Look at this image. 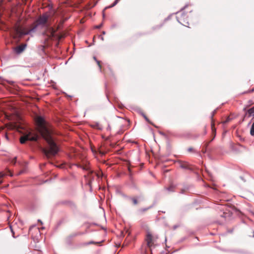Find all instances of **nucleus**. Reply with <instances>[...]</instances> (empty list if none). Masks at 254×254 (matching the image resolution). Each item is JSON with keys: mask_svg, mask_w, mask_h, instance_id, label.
Segmentation results:
<instances>
[{"mask_svg": "<svg viewBox=\"0 0 254 254\" xmlns=\"http://www.w3.org/2000/svg\"><path fill=\"white\" fill-rule=\"evenodd\" d=\"M35 120L39 132L47 143V146L46 147L41 148L42 152L48 158L55 156L59 152V149L52 137L51 131L49 127L48 124L41 116H37Z\"/></svg>", "mask_w": 254, "mask_h": 254, "instance_id": "1", "label": "nucleus"}, {"mask_svg": "<svg viewBox=\"0 0 254 254\" xmlns=\"http://www.w3.org/2000/svg\"><path fill=\"white\" fill-rule=\"evenodd\" d=\"M23 173V171H20L18 174H17V175H20L21 174H22V173Z\"/></svg>", "mask_w": 254, "mask_h": 254, "instance_id": "25", "label": "nucleus"}, {"mask_svg": "<svg viewBox=\"0 0 254 254\" xmlns=\"http://www.w3.org/2000/svg\"><path fill=\"white\" fill-rule=\"evenodd\" d=\"M10 229H11V231L12 232V236L13 237H15L14 236V232H13V230L12 229L11 227H10Z\"/></svg>", "mask_w": 254, "mask_h": 254, "instance_id": "24", "label": "nucleus"}, {"mask_svg": "<svg viewBox=\"0 0 254 254\" xmlns=\"http://www.w3.org/2000/svg\"><path fill=\"white\" fill-rule=\"evenodd\" d=\"M188 151L189 153H192V152H194V148L192 147H190L188 149Z\"/></svg>", "mask_w": 254, "mask_h": 254, "instance_id": "18", "label": "nucleus"}, {"mask_svg": "<svg viewBox=\"0 0 254 254\" xmlns=\"http://www.w3.org/2000/svg\"><path fill=\"white\" fill-rule=\"evenodd\" d=\"M118 1H119V0H115V1H114V2L112 5H110V6H108V7H106L105 8V9H107V8H111V7H113V6H115V5L117 4V3L118 2Z\"/></svg>", "mask_w": 254, "mask_h": 254, "instance_id": "15", "label": "nucleus"}, {"mask_svg": "<svg viewBox=\"0 0 254 254\" xmlns=\"http://www.w3.org/2000/svg\"><path fill=\"white\" fill-rule=\"evenodd\" d=\"M38 138L39 136L38 135L31 136V133H29L27 134L21 136L20 139V142L21 143L23 144L27 140L37 141Z\"/></svg>", "mask_w": 254, "mask_h": 254, "instance_id": "6", "label": "nucleus"}, {"mask_svg": "<svg viewBox=\"0 0 254 254\" xmlns=\"http://www.w3.org/2000/svg\"><path fill=\"white\" fill-rule=\"evenodd\" d=\"M100 27H101V26H100V25H99V26H97V28H100Z\"/></svg>", "mask_w": 254, "mask_h": 254, "instance_id": "31", "label": "nucleus"}, {"mask_svg": "<svg viewBox=\"0 0 254 254\" xmlns=\"http://www.w3.org/2000/svg\"><path fill=\"white\" fill-rule=\"evenodd\" d=\"M26 46V44H22L17 46L15 48L16 53L17 54H20L22 53L25 50Z\"/></svg>", "mask_w": 254, "mask_h": 254, "instance_id": "10", "label": "nucleus"}, {"mask_svg": "<svg viewBox=\"0 0 254 254\" xmlns=\"http://www.w3.org/2000/svg\"><path fill=\"white\" fill-rule=\"evenodd\" d=\"M178 21L181 24L189 27V15L184 11H181L177 13L176 16Z\"/></svg>", "mask_w": 254, "mask_h": 254, "instance_id": "5", "label": "nucleus"}, {"mask_svg": "<svg viewBox=\"0 0 254 254\" xmlns=\"http://www.w3.org/2000/svg\"><path fill=\"white\" fill-rule=\"evenodd\" d=\"M250 134L252 136H254V122L253 123L251 130H250Z\"/></svg>", "mask_w": 254, "mask_h": 254, "instance_id": "14", "label": "nucleus"}, {"mask_svg": "<svg viewBox=\"0 0 254 254\" xmlns=\"http://www.w3.org/2000/svg\"><path fill=\"white\" fill-rule=\"evenodd\" d=\"M215 113H216V110L213 111L212 112L211 116V129H212V133H213V134H214V136L215 135V134H216V128H215V127H214V121H213V118L214 116L215 115Z\"/></svg>", "mask_w": 254, "mask_h": 254, "instance_id": "8", "label": "nucleus"}, {"mask_svg": "<svg viewBox=\"0 0 254 254\" xmlns=\"http://www.w3.org/2000/svg\"><path fill=\"white\" fill-rule=\"evenodd\" d=\"M31 30L26 27H24L19 24H16L11 30L10 34L13 36V38L16 39L20 38L24 35L28 34Z\"/></svg>", "mask_w": 254, "mask_h": 254, "instance_id": "3", "label": "nucleus"}, {"mask_svg": "<svg viewBox=\"0 0 254 254\" xmlns=\"http://www.w3.org/2000/svg\"><path fill=\"white\" fill-rule=\"evenodd\" d=\"M248 106H246L244 109L243 111L245 112L243 120L247 118H250L251 117H254V106L248 109Z\"/></svg>", "mask_w": 254, "mask_h": 254, "instance_id": "7", "label": "nucleus"}, {"mask_svg": "<svg viewBox=\"0 0 254 254\" xmlns=\"http://www.w3.org/2000/svg\"><path fill=\"white\" fill-rule=\"evenodd\" d=\"M157 239L158 237L154 235L152 232L149 228L146 230L145 241L151 253L152 252L151 248L155 246V242Z\"/></svg>", "mask_w": 254, "mask_h": 254, "instance_id": "4", "label": "nucleus"}, {"mask_svg": "<svg viewBox=\"0 0 254 254\" xmlns=\"http://www.w3.org/2000/svg\"><path fill=\"white\" fill-rule=\"evenodd\" d=\"M252 233H253V235H252V236H253V237H254V231H253Z\"/></svg>", "mask_w": 254, "mask_h": 254, "instance_id": "29", "label": "nucleus"}, {"mask_svg": "<svg viewBox=\"0 0 254 254\" xmlns=\"http://www.w3.org/2000/svg\"><path fill=\"white\" fill-rule=\"evenodd\" d=\"M143 116H144V119H145V120H146L147 122H148V123H150V121H149V119H148V118H147L145 115H144Z\"/></svg>", "mask_w": 254, "mask_h": 254, "instance_id": "21", "label": "nucleus"}, {"mask_svg": "<svg viewBox=\"0 0 254 254\" xmlns=\"http://www.w3.org/2000/svg\"><path fill=\"white\" fill-rule=\"evenodd\" d=\"M251 92H254V88H253V89L251 90Z\"/></svg>", "mask_w": 254, "mask_h": 254, "instance_id": "30", "label": "nucleus"}, {"mask_svg": "<svg viewBox=\"0 0 254 254\" xmlns=\"http://www.w3.org/2000/svg\"><path fill=\"white\" fill-rule=\"evenodd\" d=\"M83 234V233H82V232L74 233H72V234H70V235H69L68 237L70 238L72 237H76L77 236L82 235Z\"/></svg>", "mask_w": 254, "mask_h": 254, "instance_id": "13", "label": "nucleus"}, {"mask_svg": "<svg viewBox=\"0 0 254 254\" xmlns=\"http://www.w3.org/2000/svg\"><path fill=\"white\" fill-rule=\"evenodd\" d=\"M131 200L132 201L133 204L136 205L138 203V201H137L136 198H135L134 197H132V198H131Z\"/></svg>", "mask_w": 254, "mask_h": 254, "instance_id": "16", "label": "nucleus"}, {"mask_svg": "<svg viewBox=\"0 0 254 254\" xmlns=\"http://www.w3.org/2000/svg\"><path fill=\"white\" fill-rule=\"evenodd\" d=\"M57 36H58V39L59 40H60L61 39H62L64 37L62 35H57Z\"/></svg>", "mask_w": 254, "mask_h": 254, "instance_id": "22", "label": "nucleus"}, {"mask_svg": "<svg viewBox=\"0 0 254 254\" xmlns=\"http://www.w3.org/2000/svg\"><path fill=\"white\" fill-rule=\"evenodd\" d=\"M16 159H17V158L15 157H14L11 161V163H12L13 164H15L16 163Z\"/></svg>", "mask_w": 254, "mask_h": 254, "instance_id": "20", "label": "nucleus"}, {"mask_svg": "<svg viewBox=\"0 0 254 254\" xmlns=\"http://www.w3.org/2000/svg\"><path fill=\"white\" fill-rule=\"evenodd\" d=\"M4 128L5 127H0V134L1 133L2 135H4L7 140H8V137L7 134V132L5 131L2 132Z\"/></svg>", "mask_w": 254, "mask_h": 254, "instance_id": "11", "label": "nucleus"}, {"mask_svg": "<svg viewBox=\"0 0 254 254\" xmlns=\"http://www.w3.org/2000/svg\"><path fill=\"white\" fill-rule=\"evenodd\" d=\"M93 59L95 61H96V62H97V61H98L95 57H93Z\"/></svg>", "mask_w": 254, "mask_h": 254, "instance_id": "26", "label": "nucleus"}, {"mask_svg": "<svg viewBox=\"0 0 254 254\" xmlns=\"http://www.w3.org/2000/svg\"><path fill=\"white\" fill-rule=\"evenodd\" d=\"M49 15L47 13L40 15L36 20V26L42 25L45 27L46 30L44 34L48 36L49 38H52L56 36V31L54 28L50 26V24L48 23Z\"/></svg>", "mask_w": 254, "mask_h": 254, "instance_id": "2", "label": "nucleus"}, {"mask_svg": "<svg viewBox=\"0 0 254 254\" xmlns=\"http://www.w3.org/2000/svg\"><path fill=\"white\" fill-rule=\"evenodd\" d=\"M94 244V243L93 242H90L89 243V244Z\"/></svg>", "mask_w": 254, "mask_h": 254, "instance_id": "28", "label": "nucleus"}, {"mask_svg": "<svg viewBox=\"0 0 254 254\" xmlns=\"http://www.w3.org/2000/svg\"><path fill=\"white\" fill-rule=\"evenodd\" d=\"M99 68H100V70H101L102 69V65H101V62L99 61H97L96 62Z\"/></svg>", "mask_w": 254, "mask_h": 254, "instance_id": "19", "label": "nucleus"}, {"mask_svg": "<svg viewBox=\"0 0 254 254\" xmlns=\"http://www.w3.org/2000/svg\"><path fill=\"white\" fill-rule=\"evenodd\" d=\"M8 174H9L10 176H12V174L10 172L9 170H7L6 173H4L3 172H0V179L5 175Z\"/></svg>", "mask_w": 254, "mask_h": 254, "instance_id": "12", "label": "nucleus"}, {"mask_svg": "<svg viewBox=\"0 0 254 254\" xmlns=\"http://www.w3.org/2000/svg\"><path fill=\"white\" fill-rule=\"evenodd\" d=\"M180 167L183 169H186L188 170L192 169L191 166L186 162H180L179 163Z\"/></svg>", "mask_w": 254, "mask_h": 254, "instance_id": "9", "label": "nucleus"}, {"mask_svg": "<svg viewBox=\"0 0 254 254\" xmlns=\"http://www.w3.org/2000/svg\"><path fill=\"white\" fill-rule=\"evenodd\" d=\"M253 214L254 215V212H253Z\"/></svg>", "mask_w": 254, "mask_h": 254, "instance_id": "32", "label": "nucleus"}, {"mask_svg": "<svg viewBox=\"0 0 254 254\" xmlns=\"http://www.w3.org/2000/svg\"><path fill=\"white\" fill-rule=\"evenodd\" d=\"M63 22H61L60 23H59V24L58 25V26H57V27L56 29H54V30L56 31V32L57 30H59V29L61 28V27L62 26V25H63Z\"/></svg>", "mask_w": 254, "mask_h": 254, "instance_id": "17", "label": "nucleus"}, {"mask_svg": "<svg viewBox=\"0 0 254 254\" xmlns=\"http://www.w3.org/2000/svg\"><path fill=\"white\" fill-rule=\"evenodd\" d=\"M230 121V119L229 118H228L226 121L225 122V123H227L229 121Z\"/></svg>", "mask_w": 254, "mask_h": 254, "instance_id": "27", "label": "nucleus"}, {"mask_svg": "<svg viewBox=\"0 0 254 254\" xmlns=\"http://www.w3.org/2000/svg\"><path fill=\"white\" fill-rule=\"evenodd\" d=\"M248 103H249V105H248V107H249V106H250V105H252V104H253V103L252 102V101H249L248 102Z\"/></svg>", "mask_w": 254, "mask_h": 254, "instance_id": "23", "label": "nucleus"}]
</instances>
